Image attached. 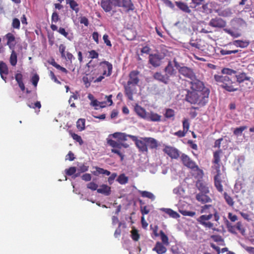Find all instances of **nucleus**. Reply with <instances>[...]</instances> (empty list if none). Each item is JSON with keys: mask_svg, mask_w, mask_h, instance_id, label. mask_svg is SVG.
<instances>
[{"mask_svg": "<svg viewBox=\"0 0 254 254\" xmlns=\"http://www.w3.org/2000/svg\"><path fill=\"white\" fill-rule=\"evenodd\" d=\"M164 71L166 72V75H167L170 78V76L175 75L176 71L173 66L171 61H169L167 65L164 68Z\"/></svg>", "mask_w": 254, "mask_h": 254, "instance_id": "24", "label": "nucleus"}, {"mask_svg": "<svg viewBox=\"0 0 254 254\" xmlns=\"http://www.w3.org/2000/svg\"><path fill=\"white\" fill-rule=\"evenodd\" d=\"M131 237L132 240L134 241H137L140 238V235L138 234V231L135 228H133L131 231Z\"/></svg>", "mask_w": 254, "mask_h": 254, "instance_id": "47", "label": "nucleus"}, {"mask_svg": "<svg viewBox=\"0 0 254 254\" xmlns=\"http://www.w3.org/2000/svg\"><path fill=\"white\" fill-rule=\"evenodd\" d=\"M112 2L111 0H103L101 1V6L106 12H109L112 9Z\"/></svg>", "mask_w": 254, "mask_h": 254, "instance_id": "30", "label": "nucleus"}, {"mask_svg": "<svg viewBox=\"0 0 254 254\" xmlns=\"http://www.w3.org/2000/svg\"><path fill=\"white\" fill-rule=\"evenodd\" d=\"M12 52L10 56L9 62L11 65H16L17 62V56L14 49H11Z\"/></svg>", "mask_w": 254, "mask_h": 254, "instance_id": "38", "label": "nucleus"}, {"mask_svg": "<svg viewBox=\"0 0 254 254\" xmlns=\"http://www.w3.org/2000/svg\"><path fill=\"white\" fill-rule=\"evenodd\" d=\"M236 81L238 84L244 82L245 81H251V77L248 76L247 73L244 72H239L235 75Z\"/></svg>", "mask_w": 254, "mask_h": 254, "instance_id": "22", "label": "nucleus"}, {"mask_svg": "<svg viewBox=\"0 0 254 254\" xmlns=\"http://www.w3.org/2000/svg\"><path fill=\"white\" fill-rule=\"evenodd\" d=\"M233 45L232 42L228 43L227 45H225L223 46V48L220 49V54L222 56L231 55L232 54H236L238 53L239 51H241V50H239L238 49H229V46Z\"/></svg>", "mask_w": 254, "mask_h": 254, "instance_id": "16", "label": "nucleus"}, {"mask_svg": "<svg viewBox=\"0 0 254 254\" xmlns=\"http://www.w3.org/2000/svg\"><path fill=\"white\" fill-rule=\"evenodd\" d=\"M221 73L223 74H224L223 75L228 76V75H231L233 74H236L237 71H236L234 69L229 68H223L221 70Z\"/></svg>", "mask_w": 254, "mask_h": 254, "instance_id": "45", "label": "nucleus"}, {"mask_svg": "<svg viewBox=\"0 0 254 254\" xmlns=\"http://www.w3.org/2000/svg\"><path fill=\"white\" fill-rule=\"evenodd\" d=\"M11 26L14 29H19L20 26V20L17 18H13Z\"/></svg>", "mask_w": 254, "mask_h": 254, "instance_id": "50", "label": "nucleus"}, {"mask_svg": "<svg viewBox=\"0 0 254 254\" xmlns=\"http://www.w3.org/2000/svg\"><path fill=\"white\" fill-rule=\"evenodd\" d=\"M214 79L217 84L228 92H232L239 90V85L233 81L229 76L215 74Z\"/></svg>", "mask_w": 254, "mask_h": 254, "instance_id": "5", "label": "nucleus"}, {"mask_svg": "<svg viewBox=\"0 0 254 254\" xmlns=\"http://www.w3.org/2000/svg\"><path fill=\"white\" fill-rule=\"evenodd\" d=\"M183 130L188 132L190 128V123L188 119H184L183 121Z\"/></svg>", "mask_w": 254, "mask_h": 254, "instance_id": "54", "label": "nucleus"}, {"mask_svg": "<svg viewBox=\"0 0 254 254\" xmlns=\"http://www.w3.org/2000/svg\"><path fill=\"white\" fill-rule=\"evenodd\" d=\"M211 238L216 242H222L224 241L222 237L219 235H212Z\"/></svg>", "mask_w": 254, "mask_h": 254, "instance_id": "64", "label": "nucleus"}, {"mask_svg": "<svg viewBox=\"0 0 254 254\" xmlns=\"http://www.w3.org/2000/svg\"><path fill=\"white\" fill-rule=\"evenodd\" d=\"M209 25L214 28H223L226 26V22L221 17H216L210 20Z\"/></svg>", "mask_w": 254, "mask_h": 254, "instance_id": "11", "label": "nucleus"}, {"mask_svg": "<svg viewBox=\"0 0 254 254\" xmlns=\"http://www.w3.org/2000/svg\"><path fill=\"white\" fill-rule=\"evenodd\" d=\"M117 181L121 185H125L128 182V178L124 174H121Z\"/></svg>", "mask_w": 254, "mask_h": 254, "instance_id": "44", "label": "nucleus"}, {"mask_svg": "<svg viewBox=\"0 0 254 254\" xmlns=\"http://www.w3.org/2000/svg\"><path fill=\"white\" fill-rule=\"evenodd\" d=\"M150 229L152 230L153 233L155 237H158L159 236L160 234L158 233V226L157 225L153 226L152 225H151Z\"/></svg>", "mask_w": 254, "mask_h": 254, "instance_id": "62", "label": "nucleus"}, {"mask_svg": "<svg viewBox=\"0 0 254 254\" xmlns=\"http://www.w3.org/2000/svg\"><path fill=\"white\" fill-rule=\"evenodd\" d=\"M180 212L184 216H189L190 217H193L195 215V212L194 211L180 210Z\"/></svg>", "mask_w": 254, "mask_h": 254, "instance_id": "55", "label": "nucleus"}, {"mask_svg": "<svg viewBox=\"0 0 254 254\" xmlns=\"http://www.w3.org/2000/svg\"><path fill=\"white\" fill-rule=\"evenodd\" d=\"M100 70L102 74L106 76H110L112 73V64L108 61H103L100 63Z\"/></svg>", "mask_w": 254, "mask_h": 254, "instance_id": "9", "label": "nucleus"}, {"mask_svg": "<svg viewBox=\"0 0 254 254\" xmlns=\"http://www.w3.org/2000/svg\"><path fill=\"white\" fill-rule=\"evenodd\" d=\"M8 74V68L6 64L2 61H0V74L1 78L6 82V76Z\"/></svg>", "mask_w": 254, "mask_h": 254, "instance_id": "20", "label": "nucleus"}, {"mask_svg": "<svg viewBox=\"0 0 254 254\" xmlns=\"http://www.w3.org/2000/svg\"><path fill=\"white\" fill-rule=\"evenodd\" d=\"M236 229L238 230L242 235H245V229L241 222H238L235 225Z\"/></svg>", "mask_w": 254, "mask_h": 254, "instance_id": "49", "label": "nucleus"}, {"mask_svg": "<svg viewBox=\"0 0 254 254\" xmlns=\"http://www.w3.org/2000/svg\"><path fill=\"white\" fill-rule=\"evenodd\" d=\"M166 56V54L163 53L157 52L154 54H151L149 56V63L154 67H157L161 65L162 60Z\"/></svg>", "mask_w": 254, "mask_h": 254, "instance_id": "6", "label": "nucleus"}, {"mask_svg": "<svg viewBox=\"0 0 254 254\" xmlns=\"http://www.w3.org/2000/svg\"><path fill=\"white\" fill-rule=\"evenodd\" d=\"M15 79L18 84L19 87L20 89L24 91L25 90V87L24 84L23 82V75L21 73H17L15 75Z\"/></svg>", "mask_w": 254, "mask_h": 254, "instance_id": "31", "label": "nucleus"}, {"mask_svg": "<svg viewBox=\"0 0 254 254\" xmlns=\"http://www.w3.org/2000/svg\"><path fill=\"white\" fill-rule=\"evenodd\" d=\"M190 169L191 171V173L192 176H193L195 178L198 180L199 179L202 178L203 176V172L199 168L197 164H196L193 167Z\"/></svg>", "mask_w": 254, "mask_h": 254, "instance_id": "21", "label": "nucleus"}, {"mask_svg": "<svg viewBox=\"0 0 254 254\" xmlns=\"http://www.w3.org/2000/svg\"><path fill=\"white\" fill-rule=\"evenodd\" d=\"M153 77L154 79L161 82L165 84L168 83L169 81L170 80V78H169V76L167 75L163 74L160 72H156L154 73Z\"/></svg>", "mask_w": 254, "mask_h": 254, "instance_id": "18", "label": "nucleus"}, {"mask_svg": "<svg viewBox=\"0 0 254 254\" xmlns=\"http://www.w3.org/2000/svg\"><path fill=\"white\" fill-rule=\"evenodd\" d=\"M145 120L154 122H158L161 121V116L153 111H151L150 113H148Z\"/></svg>", "mask_w": 254, "mask_h": 254, "instance_id": "23", "label": "nucleus"}, {"mask_svg": "<svg viewBox=\"0 0 254 254\" xmlns=\"http://www.w3.org/2000/svg\"><path fill=\"white\" fill-rule=\"evenodd\" d=\"M66 3L69 5L70 8L75 13H77L79 11L78 4L74 0H66Z\"/></svg>", "mask_w": 254, "mask_h": 254, "instance_id": "33", "label": "nucleus"}, {"mask_svg": "<svg viewBox=\"0 0 254 254\" xmlns=\"http://www.w3.org/2000/svg\"><path fill=\"white\" fill-rule=\"evenodd\" d=\"M176 5L178 8L186 13H190L191 12V10L189 8V7L184 2L176 1Z\"/></svg>", "mask_w": 254, "mask_h": 254, "instance_id": "34", "label": "nucleus"}, {"mask_svg": "<svg viewBox=\"0 0 254 254\" xmlns=\"http://www.w3.org/2000/svg\"><path fill=\"white\" fill-rule=\"evenodd\" d=\"M224 31L230 35L231 36L233 37L234 38H238L241 36V34L240 33L235 32L230 29H224Z\"/></svg>", "mask_w": 254, "mask_h": 254, "instance_id": "52", "label": "nucleus"}, {"mask_svg": "<svg viewBox=\"0 0 254 254\" xmlns=\"http://www.w3.org/2000/svg\"><path fill=\"white\" fill-rule=\"evenodd\" d=\"M76 171V168L75 167H70L65 170L66 175L69 176L74 175Z\"/></svg>", "mask_w": 254, "mask_h": 254, "instance_id": "53", "label": "nucleus"}, {"mask_svg": "<svg viewBox=\"0 0 254 254\" xmlns=\"http://www.w3.org/2000/svg\"><path fill=\"white\" fill-rule=\"evenodd\" d=\"M140 211L143 216H144V215L148 214L149 213L150 209L146 205L140 206Z\"/></svg>", "mask_w": 254, "mask_h": 254, "instance_id": "58", "label": "nucleus"}, {"mask_svg": "<svg viewBox=\"0 0 254 254\" xmlns=\"http://www.w3.org/2000/svg\"><path fill=\"white\" fill-rule=\"evenodd\" d=\"M139 71L137 70L131 71L128 75V80L127 83L137 85L139 82Z\"/></svg>", "mask_w": 254, "mask_h": 254, "instance_id": "13", "label": "nucleus"}, {"mask_svg": "<svg viewBox=\"0 0 254 254\" xmlns=\"http://www.w3.org/2000/svg\"><path fill=\"white\" fill-rule=\"evenodd\" d=\"M70 134L74 140L79 142L80 145L83 144V142L80 136L73 132H70Z\"/></svg>", "mask_w": 254, "mask_h": 254, "instance_id": "51", "label": "nucleus"}, {"mask_svg": "<svg viewBox=\"0 0 254 254\" xmlns=\"http://www.w3.org/2000/svg\"><path fill=\"white\" fill-rule=\"evenodd\" d=\"M163 151L172 159H177L180 156L178 150L171 146H166L163 149Z\"/></svg>", "mask_w": 254, "mask_h": 254, "instance_id": "14", "label": "nucleus"}, {"mask_svg": "<svg viewBox=\"0 0 254 254\" xmlns=\"http://www.w3.org/2000/svg\"><path fill=\"white\" fill-rule=\"evenodd\" d=\"M164 211L166 213L173 218H178L180 217V215L177 212L170 208H164Z\"/></svg>", "mask_w": 254, "mask_h": 254, "instance_id": "41", "label": "nucleus"}, {"mask_svg": "<svg viewBox=\"0 0 254 254\" xmlns=\"http://www.w3.org/2000/svg\"><path fill=\"white\" fill-rule=\"evenodd\" d=\"M224 198L226 203L230 207H233L234 205L235 201L233 198L227 193L224 192L223 193Z\"/></svg>", "mask_w": 254, "mask_h": 254, "instance_id": "37", "label": "nucleus"}, {"mask_svg": "<svg viewBox=\"0 0 254 254\" xmlns=\"http://www.w3.org/2000/svg\"><path fill=\"white\" fill-rule=\"evenodd\" d=\"M181 159L183 165L189 169H191L196 164L188 155L185 154H182Z\"/></svg>", "mask_w": 254, "mask_h": 254, "instance_id": "15", "label": "nucleus"}, {"mask_svg": "<svg viewBox=\"0 0 254 254\" xmlns=\"http://www.w3.org/2000/svg\"><path fill=\"white\" fill-rule=\"evenodd\" d=\"M208 193L199 192L195 196L196 199L201 202L205 204L206 203L210 202L212 201L211 198L207 194Z\"/></svg>", "mask_w": 254, "mask_h": 254, "instance_id": "17", "label": "nucleus"}, {"mask_svg": "<svg viewBox=\"0 0 254 254\" xmlns=\"http://www.w3.org/2000/svg\"><path fill=\"white\" fill-rule=\"evenodd\" d=\"M159 235H160L162 244L166 246L169 245V243L168 238L163 231H160Z\"/></svg>", "mask_w": 254, "mask_h": 254, "instance_id": "46", "label": "nucleus"}, {"mask_svg": "<svg viewBox=\"0 0 254 254\" xmlns=\"http://www.w3.org/2000/svg\"><path fill=\"white\" fill-rule=\"evenodd\" d=\"M130 138L133 141L135 142V144L136 147L139 149V151L142 152H147L148 147H147V144L145 140V137H141L140 139H138L137 137L134 135H130Z\"/></svg>", "mask_w": 254, "mask_h": 254, "instance_id": "8", "label": "nucleus"}, {"mask_svg": "<svg viewBox=\"0 0 254 254\" xmlns=\"http://www.w3.org/2000/svg\"><path fill=\"white\" fill-rule=\"evenodd\" d=\"M65 46L64 44H61L59 46V51L63 58H65Z\"/></svg>", "mask_w": 254, "mask_h": 254, "instance_id": "61", "label": "nucleus"}, {"mask_svg": "<svg viewBox=\"0 0 254 254\" xmlns=\"http://www.w3.org/2000/svg\"><path fill=\"white\" fill-rule=\"evenodd\" d=\"M138 193L143 197H146L152 200H154L155 198L154 195L151 192L146 190H138Z\"/></svg>", "mask_w": 254, "mask_h": 254, "instance_id": "36", "label": "nucleus"}, {"mask_svg": "<svg viewBox=\"0 0 254 254\" xmlns=\"http://www.w3.org/2000/svg\"><path fill=\"white\" fill-rule=\"evenodd\" d=\"M85 120L84 119H79L76 122V127L80 131H82L85 129Z\"/></svg>", "mask_w": 254, "mask_h": 254, "instance_id": "43", "label": "nucleus"}, {"mask_svg": "<svg viewBox=\"0 0 254 254\" xmlns=\"http://www.w3.org/2000/svg\"><path fill=\"white\" fill-rule=\"evenodd\" d=\"M130 134H127L123 132H115L113 134V136L114 138H118L120 141H126L127 140V137H129Z\"/></svg>", "mask_w": 254, "mask_h": 254, "instance_id": "35", "label": "nucleus"}, {"mask_svg": "<svg viewBox=\"0 0 254 254\" xmlns=\"http://www.w3.org/2000/svg\"><path fill=\"white\" fill-rule=\"evenodd\" d=\"M247 128V126H242L239 127H237L234 129L233 133L235 135L237 136L241 135L243 131Z\"/></svg>", "mask_w": 254, "mask_h": 254, "instance_id": "48", "label": "nucleus"}, {"mask_svg": "<svg viewBox=\"0 0 254 254\" xmlns=\"http://www.w3.org/2000/svg\"><path fill=\"white\" fill-rule=\"evenodd\" d=\"M39 80V77L38 74H36L32 77L31 81L33 85L36 86Z\"/></svg>", "mask_w": 254, "mask_h": 254, "instance_id": "63", "label": "nucleus"}, {"mask_svg": "<svg viewBox=\"0 0 254 254\" xmlns=\"http://www.w3.org/2000/svg\"><path fill=\"white\" fill-rule=\"evenodd\" d=\"M97 191L99 193L109 195L111 193V188L106 185H102L99 189L97 190Z\"/></svg>", "mask_w": 254, "mask_h": 254, "instance_id": "32", "label": "nucleus"}, {"mask_svg": "<svg viewBox=\"0 0 254 254\" xmlns=\"http://www.w3.org/2000/svg\"><path fill=\"white\" fill-rule=\"evenodd\" d=\"M107 143L113 148L111 149V152L118 155L120 157L121 160L122 161L123 160L124 155L120 151V149L122 148L121 143L112 139H107Z\"/></svg>", "mask_w": 254, "mask_h": 254, "instance_id": "7", "label": "nucleus"}, {"mask_svg": "<svg viewBox=\"0 0 254 254\" xmlns=\"http://www.w3.org/2000/svg\"><path fill=\"white\" fill-rule=\"evenodd\" d=\"M183 47L190 51L199 50L206 55H210L213 47L207 43L204 40L198 37H191L189 43H184Z\"/></svg>", "mask_w": 254, "mask_h": 254, "instance_id": "4", "label": "nucleus"}, {"mask_svg": "<svg viewBox=\"0 0 254 254\" xmlns=\"http://www.w3.org/2000/svg\"><path fill=\"white\" fill-rule=\"evenodd\" d=\"M89 58L92 59H97L99 57L98 53L94 50L89 51Z\"/></svg>", "mask_w": 254, "mask_h": 254, "instance_id": "56", "label": "nucleus"}, {"mask_svg": "<svg viewBox=\"0 0 254 254\" xmlns=\"http://www.w3.org/2000/svg\"><path fill=\"white\" fill-rule=\"evenodd\" d=\"M145 140L147 144V147L148 146L152 149H157L158 146V143L157 141L154 138L152 137H145Z\"/></svg>", "mask_w": 254, "mask_h": 254, "instance_id": "26", "label": "nucleus"}, {"mask_svg": "<svg viewBox=\"0 0 254 254\" xmlns=\"http://www.w3.org/2000/svg\"><path fill=\"white\" fill-rule=\"evenodd\" d=\"M190 88L186 90L185 100L191 104L204 106L208 101L209 89L197 79L190 81Z\"/></svg>", "mask_w": 254, "mask_h": 254, "instance_id": "1", "label": "nucleus"}, {"mask_svg": "<svg viewBox=\"0 0 254 254\" xmlns=\"http://www.w3.org/2000/svg\"><path fill=\"white\" fill-rule=\"evenodd\" d=\"M250 43V42L249 40H236L232 42V44L233 45L235 46L236 47L245 48L249 45Z\"/></svg>", "mask_w": 254, "mask_h": 254, "instance_id": "28", "label": "nucleus"}, {"mask_svg": "<svg viewBox=\"0 0 254 254\" xmlns=\"http://www.w3.org/2000/svg\"><path fill=\"white\" fill-rule=\"evenodd\" d=\"M200 213H205L199 216L197 219V222L205 228H212L213 227V224L209 221L212 217H214V220L218 222L220 219V216L217 210L210 204H205L201 207Z\"/></svg>", "mask_w": 254, "mask_h": 254, "instance_id": "2", "label": "nucleus"}, {"mask_svg": "<svg viewBox=\"0 0 254 254\" xmlns=\"http://www.w3.org/2000/svg\"><path fill=\"white\" fill-rule=\"evenodd\" d=\"M5 38L7 40L6 45L10 49H14L15 46V37L11 33H8L5 35Z\"/></svg>", "mask_w": 254, "mask_h": 254, "instance_id": "19", "label": "nucleus"}, {"mask_svg": "<svg viewBox=\"0 0 254 254\" xmlns=\"http://www.w3.org/2000/svg\"><path fill=\"white\" fill-rule=\"evenodd\" d=\"M103 39L104 42V43L106 44V45L109 47H111L112 45L109 39V36L107 34H104L103 36Z\"/></svg>", "mask_w": 254, "mask_h": 254, "instance_id": "57", "label": "nucleus"}, {"mask_svg": "<svg viewBox=\"0 0 254 254\" xmlns=\"http://www.w3.org/2000/svg\"><path fill=\"white\" fill-rule=\"evenodd\" d=\"M58 32L61 35H63L64 37L67 38L68 40L71 41L73 39V36L71 34L70 35H69L68 33L65 31L64 28L63 27H60L58 30Z\"/></svg>", "mask_w": 254, "mask_h": 254, "instance_id": "40", "label": "nucleus"}, {"mask_svg": "<svg viewBox=\"0 0 254 254\" xmlns=\"http://www.w3.org/2000/svg\"><path fill=\"white\" fill-rule=\"evenodd\" d=\"M133 84L127 83L124 86L125 94L128 99L132 101L133 100V95L136 92V86Z\"/></svg>", "mask_w": 254, "mask_h": 254, "instance_id": "12", "label": "nucleus"}, {"mask_svg": "<svg viewBox=\"0 0 254 254\" xmlns=\"http://www.w3.org/2000/svg\"><path fill=\"white\" fill-rule=\"evenodd\" d=\"M164 117L167 119L174 118L175 116V111L172 109L167 108L165 109Z\"/></svg>", "mask_w": 254, "mask_h": 254, "instance_id": "42", "label": "nucleus"}, {"mask_svg": "<svg viewBox=\"0 0 254 254\" xmlns=\"http://www.w3.org/2000/svg\"><path fill=\"white\" fill-rule=\"evenodd\" d=\"M196 187L197 189L200 191V192L209 193V190L208 187L205 183L202 181L198 180L196 182Z\"/></svg>", "mask_w": 254, "mask_h": 254, "instance_id": "25", "label": "nucleus"}, {"mask_svg": "<svg viewBox=\"0 0 254 254\" xmlns=\"http://www.w3.org/2000/svg\"><path fill=\"white\" fill-rule=\"evenodd\" d=\"M222 153L221 149H218L213 153V159L212 160L213 166L212 168L216 171V175L214 177V183L218 191L222 193L223 191V188L222 183L225 178V173H222L220 171L221 165L220 155Z\"/></svg>", "mask_w": 254, "mask_h": 254, "instance_id": "3", "label": "nucleus"}, {"mask_svg": "<svg viewBox=\"0 0 254 254\" xmlns=\"http://www.w3.org/2000/svg\"><path fill=\"white\" fill-rule=\"evenodd\" d=\"M179 72L185 77L190 78L192 81L195 78V75L193 70L188 67L184 66L179 68Z\"/></svg>", "mask_w": 254, "mask_h": 254, "instance_id": "10", "label": "nucleus"}, {"mask_svg": "<svg viewBox=\"0 0 254 254\" xmlns=\"http://www.w3.org/2000/svg\"><path fill=\"white\" fill-rule=\"evenodd\" d=\"M134 110L138 116L142 119H146L148 113L144 108L139 105H136L134 108Z\"/></svg>", "mask_w": 254, "mask_h": 254, "instance_id": "29", "label": "nucleus"}, {"mask_svg": "<svg viewBox=\"0 0 254 254\" xmlns=\"http://www.w3.org/2000/svg\"><path fill=\"white\" fill-rule=\"evenodd\" d=\"M153 251H155L158 254H164L166 252L167 249L163 244L157 242L153 248Z\"/></svg>", "mask_w": 254, "mask_h": 254, "instance_id": "27", "label": "nucleus"}, {"mask_svg": "<svg viewBox=\"0 0 254 254\" xmlns=\"http://www.w3.org/2000/svg\"><path fill=\"white\" fill-rule=\"evenodd\" d=\"M51 20L52 22L54 23H57L60 20L58 13L56 11H55L52 13Z\"/></svg>", "mask_w": 254, "mask_h": 254, "instance_id": "60", "label": "nucleus"}, {"mask_svg": "<svg viewBox=\"0 0 254 254\" xmlns=\"http://www.w3.org/2000/svg\"><path fill=\"white\" fill-rule=\"evenodd\" d=\"M98 187V185L94 182H90L87 185V188L92 190H97Z\"/></svg>", "mask_w": 254, "mask_h": 254, "instance_id": "59", "label": "nucleus"}, {"mask_svg": "<svg viewBox=\"0 0 254 254\" xmlns=\"http://www.w3.org/2000/svg\"><path fill=\"white\" fill-rule=\"evenodd\" d=\"M96 171L94 172L93 174L95 176H98L99 174H104L107 176H109L111 174V172L109 171L105 170L103 168L96 167Z\"/></svg>", "mask_w": 254, "mask_h": 254, "instance_id": "39", "label": "nucleus"}]
</instances>
